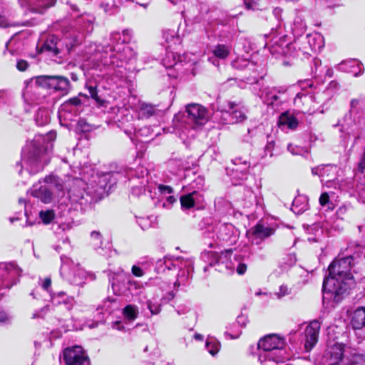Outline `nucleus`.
I'll return each instance as SVG.
<instances>
[{"instance_id":"20","label":"nucleus","mask_w":365,"mask_h":365,"mask_svg":"<svg viewBox=\"0 0 365 365\" xmlns=\"http://www.w3.org/2000/svg\"><path fill=\"white\" fill-rule=\"evenodd\" d=\"M327 168L324 167V165L318 166L316 168H313L312 169V173L313 175H319L322 178V182H324V185L327 187H334V188H336L339 186L338 182H336L335 181H332L329 179H324V171L326 170Z\"/></svg>"},{"instance_id":"57","label":"nucleus","mask_w":365,"mask_h":365,"mask_svg":"<svg viewBox=\"0 0 365 365\" xmlns=\"http://www.w3.org/2000/svg\"><path fill=\"white\" fill-rule=\"evenodd\" d=\"M244 1H245V4L247 9H250L252 8V4L251 1L245 0Z\"/></svg>"},{"instance_id":"27","label":"nucleus","mask_w":365,"mask_h":365,"mask_svg":"<svg viewBox=\"0 0 365 365\" xmlns=\"http://www.w3.org/2000/svg\"><path fill=\"white\" fill-rule=\"evenodd\" d=\"M54 212L51 210H41L39 212V217L44 224L50 223L54 218Z\"/></svg>"},{"instance_id":"39","label":"nucleus","mask_w":365,"mask_h":365,"mask_svg":"<svg viewBox=\"0 0 365 365\" xmlns=\"http://www.w3.org/2000/svg\"><path fill=\"white\" fill-rule=\"evenodd\" d=\"M207 256L210 257L213 259V262H210V264L211 266H212L215 263H217L220 258V254L217 252H207Z\"/></svg>"},{"instance_id":"60","label":"nucleus","mask_w":365,"mask_h":365,"mask_svg":"<svg viewBox=\"0 0 365 365\" xmlns=\"http://www.w3.org/2000/svg\"><path fill=\"white\" fill-rule=\"evenodd\" d=\"M243 319H244V318L242 317H237V323H241L242 322L244 324V322H242Z\"/></svg>"},{"instance_id":"8","label":"nucleus","mask_w":365,"mask_h":365,"mask_svg":"<svg viewBox=\"0 0 365 365\" xmlns=\"http://www.w3.org/2000/svg\"><path fill=\"white\" fill-rule=\"evenodd\" d=\"M319 329L320 323L318 320L311 322L307 327L305 330L306 341L304 348L307 351H310L318 341Z\"/></svg>"},{"instance_id":"11","label":"nucleus","mask_w":365,"mask_h":365,"mask_svg":"<svg viewBox=\"0 0 365 365\" xmlns=\"http://www.w3.org/2000/svg\"><path fill=\"white\" fill-rule=\"evenodd\" d=\"M344 354V346L341 344H334L326 350L324 357L330 365H339Z\"/></svg>"},{"instance_id":"9","label":"nucleus","mask_w":365,"mask_h":365,"mask_svg":"<svg viewBox=\"0 0 365 365\" xmlns=\"http://www.w3.org/2000/svg\"><path fill=\"white\" fill-rule=\"evenodd\" d=\"M56 0H19L21 7L29 10L43 14L48 8L54 5Z\"/></svg>"},{"instance_id":"4","label":"nucleus","mask_w":365,"mask_h":365,"mask_svg":"<svg viewBox=\"0 0 365 365\" xmlns=\"http://www.w3.org/2000/svg\"><path fill=\"white\" fill-rule=\"evenodd\" d=\"M21 269L14 262L0 264V290L10 289L18 281Z\"/></svg>"},{"instance_id":"51","label":"nucleus","mask_w":365,"mask_h":365,"mask_svg":"<svg viewBox=\"0 0 365 365\" xmlns=\"http://www.w3.org/2000/svg\"><path fill=\"white\" fill-rule=\"evenodd\" d=\"M175 202H176V199L173 196H169L166 198V202L170 205H173Z\"/></svg>"},{"instance_id":"33","label":"nucleus","mask_w":365,"mask_h":365,"mask_svg":"<svg viewBox=\"0 0 365 365\" xmlns=\"http://www.w3.org/2000/svg\"><path fill=\"white\" fill-rule=\"evenodd\" d=\"M147 307L150 311L152 314H158L160 312V304L158 303H153L151 300H148Z\"/></svg>"},{"instance_id":"30","label":"nucleus","mask_w":365,"mask_h":365,"mask_svg":"<svg viewBox=\"0 0 365 365\" xmlns=\"http://www.w3.org/2000/svg\"><path fill=\"white\" fill-rule=\"evenodd\" d=\"M51 76H40L34 79L36 86L48 88Z\"/></svg>"},{"instance_id":"13","label":"nucleus","mask_w":365,"mask_h":365,"mask_svg":"<svg viewBox=\"0 0 365 365\" xmlns=\"http://www.w3.org/2000/svg\"><path fill=\"white\" fill-rule=\"evenodd\" d=\"M202 195L197 191L182 195L180 198L181 207L183 210L190 209L201 201Z\"/></svg>"},{"instance_id":"61","label":"nucleus","mask_w":365,"mask_h":365,"mask_svg":"<svg viewBox=\"0 0 365 365\" xmlns=\"http://www.w3.org/2000/svg\"><path fill=\"white\" fill-rule=\"evenodd\" d=\"M58 296L61 298H63L65 297V293L64 292H60L58 294Z\"/></svg>"},{"instance_id":"14","label":"nucleus","mask_w":365,"mask_h":365,"mask_svg":"<svg viewBox=\"0 0 365 365\" xmlns=\"http://www.w3.org/2000/svg\"><path fill=\"white\" fill-rule=\"evenodd\" d=\"M51 186V185H42L38 189H34L32 191V195L44 203H49L52 200Z\"/></svg>"},{"instance_id":"17","label":"nucleus","mask_w":365,"mask_h":365,"mask_svg":"<svg viewBox=\"0 0 365 365\" xmlns=\"http://www.w3.org/2000/svg\"><path fill=\"white\" fill-rule=\"evenodd\" d=\"M351 325L354 329H360L365 327V307H360L354 312Z\"/></svg>"},{"instance_id":"5","label":"nucleus","mask_w":365,"mask_h":365,"mask_svg":"<svg viewBox=\"0 0 365 365\" xmlns=\"http://www.w3.org/2000/svg\"><path fill=\"white\" fill-rule=\"evenodd\" d=\"M187 120L194 127L205 125L209 118L207 110L197 103H190L186 107Z\"/></svg>"},{"instance_id":"19","label":"nucleus","mask_w":365,"mask_h":365,"mask_svg":"<svg viewBox=\"0 0 365 365\" xmlns=\"http://www.w3.org/2000/svg\"><path fill=\"white\" fill-rule=\"evenodd\" d=\"M58 43L59 42L57 41V38L54 36H51L45 41L41 48V51H48L56 56L60 52L58 46Z\"/></svg>"},{"instance_id":"18","label":"nucleus","mask_w":365,"mask_h":365,"mask_svg":"<svg viewBox=\"0 0 365 365\" xmlns=\"http://www.w3.org/2000/svg\"><path fill=\"white\" fill-rule=\"evenodd\" d=\"M341 65L346 66L347 68H349L347 71L352 73L354 76H358L364 72V68L361 63L355 59L341 62Z\"/></svg>"},{"instance_id":"47","label":"nucleus","mask_w":365,"mask_h":365,"mask_svg":"<svg viewBox=\"0 0 365 365\" xmlns=\"http://www.w3.org/2000/svg\"><path fill=\"white\" fill-rule=\"evenodd\" d=\"M246 270H247V265L245 264H243V263L239 264V265L237 267V272L239 274H245Z\"/></svg>"},{"instance_id":"23","label":"nucleus","mask_w":365,"mask_h":365,"mask_svg":"<svg viewBox=\"0 0 365 365\" xmlns=\"http://www.w3.org/2000/svg\"><path fill=\"white\" fill-rule=\"evenodd\" d=\"M233 166L237 167L242 165V169H240V173L242 175H245L249 170L250 167V163L247 159H244L243 158H236L232 160Z\"/></svg>"},{"instance_id":"52","label":"nucleus","mask_w":365,"mask_h":365,"mask_svg":"<svg viewBox=\"0 0 365 365\" xmlns=\"http://www.w3.org/2000/svg\"><path fill=\"white\" fill-rule=\"evenodd\" d=\"M58 228L62 231H66L71 229V226L68 224H61L58 226Z\"/></svg>"},{"instance_id":"26","label":"nucleus","mask_w":365,"mask_h":365,"mask_svg":"<svg viewBox=\"0 0 365 365\" xmlns=\"http://www.w3.org/2000/svg\"><path fill=\"white\" fill-rule=\"evenodd\" d=\"M163 38L168 43H177L179 41L178 36L176 35L175 30L168 29L163 31Z\"/></svg>"},{"instance_id":"55","label":"nucleus","mask_w":365,"mask_h":365,"mask_svg":"<svg viewBox=\"0 0 365 365\" xmlns=\"http://www.w3.org/2000/svg\"><path fill=\"white\" fill-rule=\"evenodd\" d=\"M325 168H327L326 170L324 171V176L326 175L327 174V176H329V174H327V173L329 171H331L332 170H335L336 168H334L332 166H329V165H327V166H324ZM324 179H326V178L324 177Z\"/></svg>"},{"instance_id":"6","label":"nucleus","mask_w":365,"mask_h":365,"mask_svg":"<svg viewBox=\"0 0 365 365\" xmlns=\"http://www.w3.org/2000/svg\"><path fill=\"white\" fill-rule=\"evenodd\" d=\"M223 115H229L230 120L227 123H237L244 121L246 118L245 111L240 103L228 101L227 106L222 110Z\"/></svg>"},{"instance_id":"41","label":"nucleus","mask_w":365,"mask_h":365,"mask_svg":"<svg viewBox=\"0 0 365 365\" xmlns=\"http://www.w3.org/2000/svg\"><path fill=\"white\" fill-rule=\"evenodd\" d=\"M329 200V196L328 193L323 192L319 197V203L322 206H325Z\"/></svg>"},{"instance_id":"7","label":"nucleus","mask_w":365,"mask_h":365,"mask_svg":"<svg viewBox=\"0 0 365 365\" xmlns=\"http://www.w3.org/2000/svg\"><path fill=\"white\" fill-rule=\"evenodd\" d=\"M63 360L67 365H82L88 358L81 346H75L64 350Z\"/></svg>"},{"instance_id":"15","label":"nucleus","mask_w":365,"mask_h":365,"mask_svg":"<svg viewBox=\"0 0 365 365\" xmlns=\"http://www.w3.org/2000/svg\"><path fill=\"white\" fill-rule=\"evenodd\" d=\"M251 232L256 240H263L272 235L274 230L258 223L251 229Z\"/></svg>"},{"instance_id":"43","label":"nucleus","mask_w":365,"mask_h":365,"mask_svg":"<svg viewBox=\"0 0 365 365\" xmlns=\"http://www.w3.org/2000/svg\"><path fill=\"white\" fill-rule=\"evenodd\" d=\"M158 189L161 192H167L170 194L173 192V189L168 185H160L158 186Z\"/></svg>"},{"instance_id":"53","label":"nucleus","mask_w":365,"mask_h":365,"mask_svg":"<svg viewBox=\"0 0 365 365\" xmlns=\"http://www.w3.org/2000/svg\"><path fill=\"white\" fill-rule=\"evenodd\" d=\"M9 26V24L6 22V19L3 17H0V26L1 27H6Z\"/></svg>"},{"instance_id":"42","label":"nucleus","mask_w":365,"mask_h":365,"mask_svg":"<svg viewBox=\"0 0 365 365\" xmlns=\"http://www.w3.org/2000/svg\"><path fill=\"white\" fill-rule=\"evenodd\" d=\"M277 298L280 299L281 297L288 294V288L286 286H281L279 287V292H277L274 294Z\"/></svg>"},{"instance_id":"36","label":"nucleus","mask_w":365,"mask_h":365,"mask_svg":"<svg viewBox=\"0 0 365 365\" xmlns=\"http://www.w3.org/2000/svg\"><path fill=\"white\" fill-rule=\"evenodd\" d=\"M287 149L293 155H302L304 153L307 151L303 148L294 146L291 144L288 145Z\"/></svg>"},{"instance_id":"38","label":"nucleus","mask_w":365,"mask_h":365,"mask_svg":"<svg viewBox=\"0 0 365 365\" xmlns=\"http://www.w3.org/2000/svg\"><path fill=\"white\" fill-rule=\"evenodd\" d=\"M29 63L25 60H19L16 63V68L20 71H24L27 69Z\"/></svg>"},{"instance_id":"59","label":"nucleus","mask_w":365,"mask_h":365,"mask_svg":"<svg viewBox=\"0 0 365 365\" xmlns=\"http://www.w3.org/2000/svg\"><path fill=\"white\" fill-rule=\"evenodd\" d=\"M270 98L272 100L271 103H273L274 101H276L278 99V96L277 95L274 94V95L271 96Z\"/></svg>"},{"instance_id":"44","label":"nucleus","mask_w":365,"mask_h":365,"mask_svg":"<svg viewBox=\"0 0 365 365\" xmlns=\"http://www.w3.org/2000/svg\"><path fill=\"white\" fill-rule=\"evenodd\" d=\"M67 105H73L75 106H79L81 104V101L78 97H74L72 98H70L68 101L66 103Z\"/></svg>"},{"instance_id":"3","label":"nucleus","mask_w":365,"mask_h":365,"mask_svg":"<svg viewBox=\"0 0 365 365\" xmlns=\"http://www.w3.org/2000/svg\"><path fill=\"white\" fill-rule=\"evenodd\" d=\"M284 346V339L277 334H273L264 336L258 342V348L260 350L259 361L262 363L269 360L282 363V365H292L290 363L283 364L284 360L289 359L285 356Z\"/></svg>"},{"instance_id":"48","label":"nucleus","mask_w":365,"mask_h":365,"mask_svg":"<svg viewBox=\"0 0 365 365\" xmlns=\"http://www.w3.org/2000/svg\"><path fill=\"white\" fill-rule=\"evenodd\" d=\"M8 319V314L4 311H0V322H6Z\"/></svg>"},{"instance_id":"64","label":"nucleus","mask_w":365,"mask_h":365,"mask_svg":"<svg viewBox=\"0 0 365 365\" xmlns=\"http://www.w3.org/2000/svg\"><path fill=\"white\" fill-rule=\"evenodd\" d=\"M110 51H115V48H114V46H110Z\"/></svg>"},{"instance_id":"62","label":"nucleus","mask_w":365,"mask_h":365,"mask_svg":"<svg viewBox=\"0 0 365 365\" xmlns=\"http://www.w3.org/2000/svg\"><path fill=\"white\" fill-rule=\"evenodd\" d=\"M71 9H72L73 11H78V9H77L76 6H75V5H71Z\"/></svg>"},{"instance_id":"37","label":"nucleus","mask_w":365,"mask_h":365,"mask_svg":"<svg viewBox=\"0 0 365 365\" xmlns=\"http://www.w3.org/2000/svg\"><path fill=\"white\" fill-rule=\"evenodd\" d=\"M58 76H51L48 88L58 91Z\"/></svg>"},{"instance_id":"34","label":"nucleus","mask_w":365,"mask_h":365,"mask_svg":"<svg viewBox=\"0 0 365 365\" xmlns=\"http://www.w3.org/2000/svg\"><path fill=\"white\" fill-rule=\"evenodd\" d=\"M155 113V108L153 106L150 105H143L141 108V113L145 117H150Z\"/></svg>"},{"instance_id":"1","label":"nucleus","mask_w":365,"mask_h":365,"mask_svg":"<svg viewBox=\"0 0 365 365\" xmlns=\"http://www.w3.org/2000/svg\"><path fill=\"white\" fill-rule=\"evenodd\" d=\"M353 260V256L349 255L334 261L329 266V277L324 280L323 290L336 303L348 294L354 284L353 276L350 272Z\"/></svg>"},{"instance_id":"35","label":"nucleus","mask_w":365,"mask_h":365,"mask_svg":"<svg viewBox=\"0 0 365 365\" xmlns=\"http://www.w3.org/2000/svg\"><path fill=\"white\" fill-rule=\"evenodd\" d=\"M91 238L94 245H101L102 242L101 234L98 231H93L91 233Z\"/></svg>"},{"instance_id":"49","label":"nucleus","mask_w":365,"mask_h":365,"mask_svg":"<svg viewBox=\"0 0 365 365\" xmlns=\"http://www.w3.org/2000/svg\"><path fill=\"white\" fill-rule=\"evenodd\" d=\"M120 34L118 32L112 33L110 35V41L113 43L114 41H117L120 40Z\"/></svg>"},{"instance_id":"32","label":"nucleus","mask_w":365,"mask_h":365,"mask_svg":"<svg viewBox=\"0 0 365 365\" xmlns=\"http://www.w3.org/2000/svg\"><path fill=\"white\" fill-rule=\"evenodd\" d=\"M88 89L91 97L93 99H94L97 103H99L100 104L102 105L103 101H102L101 98L98 96L96 86H88Z\"/></svg>"},{"instance_id":"25","label":"nucleus","mask_w":365,"mask_h":365,"mask_svg":"<svg viewBox=\"0 0 365 365\" xmlns=\"http://www.w3.org/2000/svg\"><path fill=\"white\" fill-rule=\"evenodd\" d=\"M213 53L217 58L225 59L228 56L230 50L225 45H218L213 50Z\"/></svg>"},{"instance_id":"56","label":"nucleus","mask_w":365,"mask_h":365,"mask_svg":"<svg viewBox=\"0 0 365 365\" xmlns=\"http://www.w3.org/2000/svg\"><path fill=\"white\" fill-rule=\"evenodd\" d=\"M233 172H235L236 173H240V169H242V165H240V166H237V167H235V166H233L232 168H230Z\"/></svg>"},{"instance_id":"54","label":"nucleus","mask_w":365,"mask_h":365,"mask_svg":"<svg viewBox=\"0 0 365 365\" xmlns=\"http://www.w3.org/2000/svg\"><path fill=\"white\" fill-rule=\"evenodd\" d=\"M325 168H327L326 170L324 171V176L326 175L327 174V176H329V174H327V173L329 171H331L332 170H335L336 168H334L332 166H329V165H327V166H324ZM324 179H326V178L324 177Z\"/></svg>"},{"instance_id":"63","label":"nucleus","mask_w":365,"mask_h":365,"mask_svg":"<svg viewBox=\"0 0 365 365\" xmlns=\"http://www.w3.org/2000/svg\"><path fill=\"white\" fill-rule=\"evenodd\" d=\"M82 123L86 124V123L84 122V120H79V122H78L79 125H81H81H82Z\"/></svg>"},{"instance_id":"46","label":"nucleus","mask_w":365,"mask_h":365,"mask_svg":"<svg viewBox=\"0 0 365 365\" xmlns=\"http://www.w3.org/2000/svg\"><path fill=\"white\" fill-rule=\"evenodd\" d=\"M62 302L66 304L70 305L71 307L76 303L75 298L73 297H67L66 299H62Z\"/></svg>"},{"instance_id":"29","label":"nucleus","mask_w":365,"mask_h":365,"mask_svg":"<svg viewBox=\"0 0 365 365\" xmlns=\"http://www.w3.org/2000/svg\"><path fill=\"white\" fill-rule=\"evenodd\" d=\"M70 87V81L69 80L62 76H58V91H61L63 92H67Z\"/></svg>"},{"instance_id":"22","label":"nucleus","mask_w":365,"mask_h":365,"mask_svg":"<svg viewBox=\"0 0 365 365\" xmlns=\"http://www.w3.org/2000/svg\"><path fill=\"white\" fill-rule=\"evenodd\" d=\"M232 228V226L230 225H220L217 232V237L223 241L229 240L231 236Z\"/></svg>"},{"instance_id":"58","label":"nucleus","mask_w":365,"mask_h":365,"mask_svg":"<svg viewBox=\"0 0 365 365\" xmlns=\"http://www.w3.org/2000/svg\"><path fill=\"white\" fill-rule=\"evenodd\" d=\"M195 339H197V340H202L203 339V336L202 335L200 334H195V336H194Z\"/></svg>"},{"instance_id":"21","label":"nucleus","mask_w":365,"mask_h":365,"mask_svg":"<svg viewBox=\"0 0 365 365\" xmlns=\"http://www.w3.org/2000/svg\"><path fill=\"white\" fill-rule=\"evenodd\" d=\"M123 313L125 319L133 321L138 315V309L136 306L129 304L125 307Z\"/></svg>"},{"instance_id":"50","label":"nucleus","mask_w":365,"mask_h":365,"mask_svg":"<svg viewBox=\"0 0 365 365\" xmlns=\"http://www.w3.org/2000/svg\"><path fill=\"white\" fill-rule=\"evenodd\" d=\"M297 201H298V200H297V199L294 200L292 210H293V212H295V213H298V214H299V213H300V212H302L304 208V207H302V209L298 210V209L297 208V206H296V204H297Z\"/></svg>"},{"instance_id":"28","label":"nucleus","mask_w":365,"mask_h":365,"mask_svg":"<svg viewBox=\"0 0 365 365\" xmlns=\"http://www.w3.org/2000/svg\"><path fill=\"white\" fill-rule=\"evenodd\" d=\"M347 365H365V355L355 354L349 359Z\"/></svg>"},{"instance_id":"40","label":"nucleus","mask_w":365,"mask_h":365,"mask_svg":"<svg viewBox=\"0 0 365 365\" xmlns=\"http://www.w3.org/2000/svg\"><path fill=\"white\" fill-rule=\"evenodd\" d=\"M132 274L133 275H135V277H142L144 275V272L143 271V269L138 267V266H136V265H133L132 267Z\"/></svg>"},{"instance_id":"31","label":"nucleus","mask_w":365,"mask_h":365,"mask_svg":"<svg viewBox=\"0 0 365 365\" xmlns=\"http://www.w3.org/2000/svg\"><path fill=\"white\" fill-rule=\"evenodd\" d=\"M205 346L209 353L212 356L215 355L219 351V344L213 339H207Z\"/></svg>"},{"instance_id":"10","label":"nucleus","mask_w":365,"mask_h":365,"mask_svg":"<svg viewBox=\"0 0 365 365\" xmlns=\"http://www.w3.org/2000/svg\"><path fill=\"white\" fill-rule=\"evenodd\" d=\"M294 103L302 113L312 112L315 108L314 98L311 94L299 93L294 98Z\"/></svg>"},{"instance_id":"16","label":"nucleus","mask_w":365,"mask_h":365,"mask_svg":"<svg viewBox=\"0 0 365 365\" xmlns=\"http://www.w3.org/2000/svg\"><path fill=\"white\" fill-rule=\"evenodd\" d=\"M278 123L279 126H287L288 128L294 130L298 126L299 122L294 115L289 112H284L280 115Z\"/></svg>"},{"instance_id":"2","label":"nucleus","mask_w":365,"mask_h":365,"mask_svg":"<svg viewBox=\"0 0 365 365\" xmlns=\"http://www.w3.org/2000/svg\"><path fill=\"white\" fill-rule=\"evenodd\" d=\"M44 138L39 135L28 143L24 149V166L30 173L34 174L40 171L49 162V148L43 147Z\"/></svg>"},{"instance_id":"24","label":"nucleus","mask_w":365,"mask_h":365,"mask_svg":"<svg viewBox=\"0 0 365 365\" xmlns=\"http://www.w3.org/2000/svg\"><path fill=\"white\" fill-rule=\"evenodd\" d=\"M101 6L106 13L109 14H113L117 9L115 0H103Z\"/></svg>"},{"instance_id":"12","label":"nucleus","mask_w":365,"mask_h":365,"mask_svg":"<svg viewBox=\"0 0 365 365\" xmlns=\"http://www.w3.org/2000/svg\"><path fill=\"white\" fill-rule=\"evenodd\" d=\"M61 260L63 261V259L61 257ZM63 264L61 268V274L63 275L66 280H68L70 283L76 285H82L84 283L85 279V273L83 269H78L73 271L72 273L66 272V267L65 266V262H63Z\"/></svg>"},{"instance_id":"45","label":"nucleus","mask_w":365,"mask_h":365,"mask_svg":"<svg viewBox=\"0 0 365 365\" xmlns=\"http://www.w3.org/2000/svg\"><path fill=\"white\" fill-rule=\"evenodd\" d=\"M51 278L49 277H46L43 279V283H42V287L46 290V291H48L49 288L51 287Z\"/></svg>"}]
</instances>
